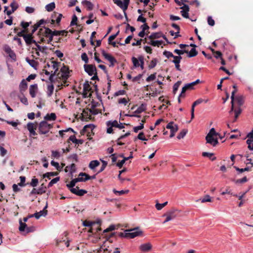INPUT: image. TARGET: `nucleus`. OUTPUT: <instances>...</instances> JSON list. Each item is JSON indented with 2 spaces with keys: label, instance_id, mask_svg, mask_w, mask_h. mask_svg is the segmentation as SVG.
Instances as JSON below:
<instances>
[{
  "label": "nucleus",
  "instance_id": "38",
  "mask_svg": "<svg viewBox=\"0 0 253 253\" xmlns=\"http://www.w3.org/2000/svg\"><path fill=\"white\" fill-rule=\"evenodd\" d=\"M55 3L53 2L47 4L45 6V9L47 11L50 12L52 11L55 8Z\"/></svg>",
  "mask_w": 253,
  "mask_h": 253
},
{
  "label": "nucleus",
  "instance_id": "42",
  "mask_svg": "<svg viewBox=\"0 0 253 253\" xmlns=\"http://www.w3.org/2000/svg\"><path fill=\"white\" fill-rule=\"evenodd\" d=\"M19 87L21 91L25 90L27 88V84L24 80H23L21 81V82L20 83V84L19 85Z\"/></svg>",
  "mask_w": 253,
  "mask_h": 253
},
{
  "label": "nucleus",
  "instance_id": "43",
  "mask_svg": "<svg viewBox=\"0 0 253 253\" xmlns=\"http://www.w3.org/2000/svg\"><path fill=\"white\" fill-rule=\"evenodd\" d=\"M60 179L59 177H56L52 179L48 184L47 187L49 188L53 186V184L56 183Z\"/></svg>",
  "mask_w": 253,
  "mask_h": 253
},
{
  "label": "nucleus",
  "instance_id": "50",
  "mask_svg": "<svg viewBox=\"0 0 253 253\" xmlns=\"http://www.w3.org/2000/svg\"><path fill=\"white\" fill-rule=\"evenodd\" d=\"M38 183L39 180L37 178H33L32 179L31 181L29 184L32 187H35L38 185Z\"/></svg>",
  "mask_w": 253,
  "mask_h": 253
},
{
  "label": "nucleus",
  "instance_id": "30",
  "mask_svg": "<svg viewBox=\"0 0 253 253\" xmlns=\"http://www.w3.org/2000/svg\"><path fill=\"white\" fill-rule=\"evenodd\" d=\"M82 3L83 5L86 6L88 10H91L93 9V5L90 1L84 0H83Z\"/></svg>",
  "mask_w": 253,
  "mask_h": 253
},
{
  "label": "nucleus",
  "instance_id": "18",
  "mask_svg": "<svg viewBox=\"0 0 253 253\" xmlns=\"http://www.w3.org/2000/svg\"><path fill=\"white\" fill-rule=\"evenodd\" d=\"M180 8L183 9V10L180 11L182 16L185 18H188V11H189V7L188 5L184 4V6L181 7Z\"/></svg>",
  "mask_w": 253,
  "mask_h": 253
},
{
  "label": "nucleus",
  "instance_id": "31",
  "mask_svg": "<svg viewBox=\"0 0 253 253\" xmlns=\"http://www.w3.org/2000/svg\"><path fill=\"white\" fill-rule=\"evenodd\" d=\"M99 164L100 163L97 160L91 161L89 164V168L91 169H93L96 167L98 166Z\"/></svg>",
  "mask_w": 253,
  "mask_h": 253
},
{
  "label": "nucleus",
  "instance_id": "19",
  "mask_svg": "<svg viewBox=\"0 0 253 253\" xmlns=\"http://www.w3.org/2000/svg\"><path fill=\"white\" fill-rule=\"evenodd\" d=\"M91 90L89 83L87 81H85L83 84L84 97H87V93Z\"/></svg>",
  "mask_w": 253,
  "mask_h": 253
},
{
  "label": "nucleus",
  "instance_id": "37",
  "mask_svg": "<svg viewBox=\"0 0 253 253\" xmlns=\"http://www.w3.org/2000/svg\"><path fill=\"white\" fill-rule=\"evenodd\" d=\"M58 174V172H48L43 174V178H47L49 179H50L51 176H56Z\"/></svg>",
  "mask_w": 253,
  "mask_h": 253
},
{
  "label": "nucleus",
  "instance_id": "32",
  "mask_svg": "<svg viewBox=\"0 0 253 253\" xmlns=\"http://www.w3.org/2000/svg\"><path fill=\"white\" fill-rule=\"evenodd\" d=\"M47 95L48 97H50L53 94L54 90V85L53 84H49L47 87Z\"/></svg>",
  "mask_w": 253,
  "mask_h": 253
},
{
  "label": "nucleus",
  "instance_id": "3",
  "mask_svg": "<svg viewBox=\"0 0 253 253\" xmlns=\"http://www.w3.org/2000/svg\"><path fill=\"white\" fill-rule=\"evenodd\" d=\"M113 1L123 10L126 18L127 20V15L125 11L127 9L130 0H123V2L121 0H113Z\"/></svg>",
  "mask_w": 253,
  "mask_h": 253
},
{
  "label": "nucleus",
  "instance_id": "64",
  "mask_svg": "<svg viewBox=\"0 0 253 253\" xmlns=\"http://www.w3.org/2000/svg\"><path fill=\"white\" fill-rule=\"evenodd\" d=\"M10 6L12 8L11 10L12 11H15L18 7V4L15 2V1H13L12 2H11Z\"/></svg>",
  "mask_w": 253,
  "mask_h": 253
},
{
  "label": "nucleus",
  "instance_id": "7",
  "mask_svg": "<svg viewBox=\"0 0 253 253\" xmlns=\"http://www.w3.org/2000/svg\"><path fill=\"white\" fill-rule=\"evenodd\" d=\"M101 53L102 55L104 57V58L109 61V62L111 63V65L112 66H114V64L117 62V60L115 59V58L111 56L110 54L107 53L106 52V51L102 49L101 50Z\"/></svg>",
  "mask_w": 253,
  "mask_h": 253
},
{
  "label": "nucleus",
  "instance_id": "45",
  "mask_svg": "<svg viewBox=\"0 0 253 253\" xmlns=\"http://www.w3.org/2000/svg\"><path fill=\"white\" fill-rule=\"evenodd\" d=\"M181 84V81H178L174 84V85L173 86V93L174 94L176 93V92L177 91Z\"/></svg>",
  "mask_w": 253,
  "mask_h": 253
},
{
  "label": "nucleus",
  "instance_id": "17",
  "mask_svg": "<svg viewBox=\"0 0 253 253\" xmlns=\"http://www.w3.org/2000/svg\"><path fill=\"white\" fill-rule=\"evenodd\" d=\"M52 31L48 28H45V31L44 34L45 37L48 38L47 43H51L53 40V36L51 34Z\"/></svg>",
  "mask_w": 253,
  "mask_h": 253
},
{
  "label": "nucleus",
  "instance_id": "51",
  "mask_svg": "<svg viewBox=\"0 0 253 253\" xmlns=\"http://www.w3.org/2000/svg\"><path fill=\"white\" fill-rule=\"evenodd\" d=\"M38 189L39 193H40V195H42L46 192V187L44 186L43 184H42Z\"/></svg>",
  "mask_w": 253,
  "mask_h": 253
},
{
  "label": "nucleus",
  "instance_id": "34",
  "mask_svg": "<svg viewBox=\"0 0 253 253\" xmlns=\"http://www.w3.org/2000/svg\"><path fill=\"white\" fill-rule=\"evenodd\" d=\"M162 36V34L161 32L159 33H153L151 35L148 37L149 39H158Z\"/></svg>",
  "mask_w": 253,
  "mask_h": 253
},
{
  "label": "nucleus",
  "instance_id": "4",
  "mask_svg": "<svg viewBox=\"0 0 253 253\" xmlns=\"http://www.w3.org/2000/svg\"><path fill=\"white\" fill-rule=\"evenodd\" d=\"M84 67L85 72L90 76H92L97 72L96 68L94 65L91 64H84Z\"/></svg>",
  "mask_w": 253,
  "mask_h": 253
},
{
  "label": "nucleus",
  "instance_id": "6",
  "mask_svg": "<svg viewBox=\"0 0 253 253\" xmlns=\"http://www.w3.org/2000/svg\"><path fill=\"white\" fill-rule=\"evenodd\" d=\"M23 39L28 46H30L32 43L35 45L37 44V42L33 39V35L31 34H27L23 36Z\"/></svg>",
  "mask_w": 253,
  "mask_h": 253
},
{
  "label": "nucleus",
  "instance_id": "14",
  "mask_svg": "<svg viewBox=\"0 0 253 253\" xmlns=\"http://www.w3.org/2000/svg\"><path fill=\"white\" fill-rule=\"evenodd\" d=\"M83 180V177L79 176L78 178L72 179L70 183L67 184L66 186L71 191V189L72 188H75L74 187L75 186L76 183L78 182H82Z\"/></svg>",
  "mask_w": 253,
  "mask_h": 253
},
{
  "label": "nucleus",
  "instance_id": "52",
  "mask_svg": "<svg viewBox=\"0 0 253 253\" xmlns=\"http://www.w3.org/2000/svg\"><path fill=\"white\" fill-rule=\"evenodd\" d=\"M242 110L240 108H239L237 109H235L234 110L235 113V118L233 121V122H235L236 121L237 119L238 118L239 115L241 113Z\"/></svg>",
  "mask_w": 253,
  "mask_h": 253
},
{
  "label": "nucleus",
  "instance_id": "47",
  "mask_svg": "<svg viewBox=\"0 0 253 253\" xmlns=\"http://www.w3.org/2000/svg\"><path fill=\"white\" fill-rule=\"evenodd\" d=\"M113 191L114 193H115L116 195H122L123 194H127L129 192V190H126L118 191L116 189H113Z\"/></svg>",
  "mask_w": 253,
  "mask_h": 253
},
{
  "label": "nucleus",
  "instance_id": "28",
  "mask_svg": "<svg viewBox=\"0 0 253 253\" xmlns=\"http://www.w3.org/2000/svg\"><path fill=\"white\" fill-rule=\"evenodd\" d=\"M146 109V105L145 104H142L137 108V109L135 111L134 113L136 114H140L145 111Z\"/></svg>",
  "mask_w": 253,
  "mask_h": 253
},
{
  "label": "nucleus",
  "instance_id": "55",
  "mask_svg": "<svg viewBox=\"0 0 253 253\" xmlns=\"http://www.w3.org/2000/svg\"><path fill=\"white\" fill-rule=\"evenodd\" d=\"M168 204V202H166L163 204H159V203H157L155 205V207H156V208L158 210H161V209H162L165 206H166Z\"/></svg>",
  "mask_w": 253,
  "mask_h": 253
},
{
  "label": "nucleus",
  "instance_id": "24",
  "mask_svg": "<svg viewBox=\"0 0 253 253\" xmlns=\"http://www.w3.org/2000/svg\"><path fill=\"white\" fill-rule=\"evenodd\" d=\"M248 138L246 143L248 144V148L251 151H253V137H245L244 139Z\"/></svg>",
  "mask_w": 253,
  "mask_h": 253
},
{
  "label": "nucleus",
  "instance_id": "46",
  "mask_svg": "<svg viewBox=\"0 0 253 253\" xmlns=\"http://www.w3.org/2000/svg\"><path fill=\"white\" fill-rule=\"evenodd\" d=\"M20 182L18 183V185L21 187L25 186L27 184L25 183L26 177L24 176H21L20 177ZM28 184V183H27Z\"/></svg>",
  "mask_w": 253,
  "mask_h": 253
},
{
  "label": "nucleus",
  "instance_id": "39",
  "mask_svg": "<svg viewBox=\"0 0 253 253\" xmlns=\"http://www.w3.org/2000/svg\"><path fill=\"white\" fill-rule=\"evenodd\" d=\"M66 169H69L71 173L75 172L76 170V165L74 164H72L71 165L67 166Z\"/></svg>",
  "mask_w": 253,
  "mask_h": 253
},
{
  "label": "nucleus",
  "instance_id": "54",
  "mask_svg": "<svg viewBox=\"0 0 253 253\" xmlns=\"http://www.w3.org/2000/svg\"><path fill=\"white\" fill-rule=\"evenodd\" d=\"M234 168L237 171H238L240 173H242V172H243L244 171H250V168L249 167H246L244 169H240V168H238L237 167H235V166Z\"/></svg>",
  "mask_w": 253,
  "mask_h": 253
},
{
  "label": "nucleus",
  "instance_id": "8",
  "mask_svg": "<svg viewBox=\"0 0 253 253\" xmlns=\"http://www.w3.org/2000/svg\"><path fill=\"white\" fill-rule=\"evenodd\" d=\"M109 238H110L104 241L103 244L101 245V248H103L104 252H106V253H111L112 251V248L110 247V245H111L112 241L110 240Z\"/></svg>",
  "mask_w": 253,
  "mask_h": 253
},
{
  "label": "nucleus",
  "instance_id": "63",
  "mask_svg": "<svg viewBox=\"0 0 253 253\" xmlns=\"http://www.w3.org/2000/svg\"><path fill=\"white\" fill-rule=\"evenodd\" d=\"M95 223L94 222L85 220L84 222L83 225L86 227H92Z\"/></svg>",
  "mask_w": 253,
  "mask_h": 253
},
{
  "label": "nucleus",
  "instance_id": "9",
  "mask_svg": "<svg viewBox=\"0 0 253 253\" xmlns=\"http://www.w3.org/2000/svg\"><path fill=\"white\" fill-rule=\"evenodd\" d=\"M60 71L62 73L61 77L63 80H66L70 76L69 69L66 66L64 65L60 69Z\"/></svg>",
  "mask_w": 253,
  "mask_h": 253
},
{
  "label": "nucleus",
  "instance_id": "21",
  "mask_svg": "<svg viewBox=\"0 0 253 253\" xmlns=\"http://www.w3.org/2000/svg\"><path fill=\"white\" fill-rule=\"evenodd\" d=\"M38 88V85L37 84H34L30 85V94L32 97L34 98L36 96V91Z\"/></svg>",
  "mask_w": 253,
  "mask_h": 253
},
{
  "label": "nucleus",
  "instance_id": "20",
  "mask_svg": "<svg viewBox=\"0 0 253 253\" xmlns=\"http://www.w3.org/2000/svg\"><path fill=\"white\" fill-rule=\"evenodd\" d=\"M152 249V245L150 243L141 244L139 247V249L142 252H148Z\"/></svg>",
  "mask_w": 253,
  "mask_h": 253
},
{
  "label": "nucleus",
  "instance_id": "53",
  "mask_svg": "<svg viewBox=\"0 0 253 253\" xmlns=\"http://www.w3.org/2000/svg\"><path fill=\"white\" fill-rule=\"evenodd\" d=\"M187 131L186 130L183 129L182 130L177 136V138L178 139H180L183 138L185 135L186 134Z\"/></svg>",
  "mask_w": 253,
  "mask_h": 253
},
{
  "label": "nucleus",
  "instance_id": "35",
  "mask_svg": "<svg viewBox=\"0 0 253 253\" xmlns=\"http://www.w3.org/2000/svg\"><path fill=\"white\" fill-rule=\"evenodd\" d=\"M27 128L29 132L31 133V132L35 130L36 129V125L35 126L34 124L32 123H29L27 125Z\"/></svg>",
  "mask_w": 253,
  "mask_h": 253
},
{
  "label": "nucleus",
  "instance_id": "5",
  "mask_svg": "<svg viewBox=\"0 0 253 253\" xmlns=\"http://www.w3.org/2000/svg\"><path fill=\"white\" fill-rule=\"evenodd\" d=\"M166 128L170 129V134L169 137H173L175 132L178 130V127L177 125L174 124L173 122H170L166 126Z\"/></svg>",
  "mask_w": 253,
  "mask_h": 253
},
{
  "label": "nucleus",
  "instance_id": "60",
  "mask_svg": "<svg viewBox=\"0 0 253 253\" xmlns=\"http://www.w3.org/2000/svg\"><path fill=\"white\" fill-rule=\"evenodd\" d=\"M163 55L165 56L167 58L173 57L174 56L172 52L167 50H165L163 52Z\"/></svg>",
  "mask_w": 253,
  "mask_h": 253
},
{
  "label": "nucleus",
  "instance_id": "56",
  "mask_svg": "<svg viewBox=\"0 0 253 253\" xmlns=\"http://www.w3.org/2000/svg\"><path fill=\"white\" fill-rule=\"evenodd\" d=\"M131 60H132L133 64V66L135 67H138L139 66V61L138 58L137 59L136 58L133 57H132Z\"/></svg>",
  "mask_w": 253,
  "mask_h": 253
},
{
  "label": "nucleus",
  "instance_id": "29",
  "mask_svg": "<svg viewBox=\"0 0 253 253\" xmlns=\"http://www.w3.org/2000/svg\"><path fill=\"white\" fill-rule=\"evenodd\" d=\"M202 156L203 157H208L210 159H211L212 161L215 160L216 159V158L215 157L213 156V153H212L204 152H203Z\"/></svg>",
  "mask_w": 253,
  "mask_h": 253
},
{
  "label": "nucleus",
  "instance_id": "23",
  "mask_svg": "<svg viewBox=\"0 0 253 253\" xmlns=\"http://www.w3.org/2000/svg\"><path fill=\"white\" fill-rule=\"evenodd\" d=\"M94 128L95 126L92 124L86 125L84 127L83 129V131H84V132L90 133V131L89 130L92 131Z\"/></svg>",
  "mask_w": 253,
  "mask_h": 253
},
{
  "label": "nucleus",
  "instance_id": "13",
  "mask_svg": "<svg viewBox=\"0 0 253 253\" xmlns=\"http://www.w3.org/2000/svg\"><path fill=\"white\" fill-rule=\"evenodd\" d=\"M194 84L192 82L189 84H186L182 88V90L181 93L179 96V97H184V93L188 89H192L193 88V86H194Z\"/></svg>",
  "mask_w": 253,
  "mask_h": 253
},
{
  "label": "nucleus",
  "instance_id": "11",
  "mask_svg": "<svg viewBox=\"0 0 253 253\" xmlns=\"http://www.w3.org/2000/svg\"><path fill=\"white\" fill-rule=\"evenodd\" d=\"M214 136L207 135L206 139L208 143L211 144L213 146H215L218 143V141L217 138H214Z\"/></svg>",
  "mask_w": 253,
  "mask_h": 253
},
{
  "label": "nucleus",
  "instance_id": "1",
  "mask_svg": "<svg viewBox=\"0 0 253 253\" xmlns=\"http://www.w3.org/2000/svg\"><path fill=\"white\" fill-rule=\"evenodd\" d=\"M138 228H135L131 229L126 230L125 232H120L119 236L120 237H125L127 238H134L139 236L142 234V231H138Z\"/></svg>",
  "mask_w": 253,
  "mask_h": 253
},
{
  "label": "nucleus",
  "instance_id": "41",
  "mask_svg": "<svg viewBox=\"0 0 253 253\" xmlns=\"http://www.w3.org/2000/svg\"><path fill=\"white\" fill-rule=\"evenodd\" d=\"M26 60L29 65L33 68H35L37 66V63L33 59H30L28 58H26Z\"/></svg>",
  "mask_w": 253,
  "mask_h": 253
},
{
  "label": "nucleus",
  "instance_id": "62",
  "mask_svg": "<svg viewBox=\"0 0 253 253\" xmlns=\"http://www.w3.org/2000/svg\"><path fill=\"white\" fill-rule=\"evenodd\" d=\"M144 128V125L143 123H141L139 126H134L133 127V131L135 132H137L139 130H141Z\"/></svg>",
  "mask_w": 253,
  "mask_h": 253
},
{
  "label": "nucleus",
  "instance_id": "40",
  "mask_svg": "<svg viewBox=\"0 0 253 253\" xmlns=\"http://www.w3.org/2000/svg\"><path fill=\"white\" fill-rule=\"evenodd\" d=\"M68 131H72L74 133H75V131L73 130V129H72V128L71 127H69L66 129H64V130H59V135L61 137H63L64 136V132H68Z\"/></svg>",
  "mask_w": 253,
  "mask_h": 253
},
{
  "label": "nucleus",
  "instance_id": "49",
  "mask_svg": "<svg viewBox=\"0 0 253 253\" xmlns=\"http://www.w3.org/2000/svg\"><path fill=\"white\" fill-rule=\"evenodd\" d=\"M158 63V60L156 58H153L150 62V63L149 65V69H152L154 68Z\"/></svg>",
  "mask_w": 253,
  "mask_h": 253
},
{
  "label": "nucleus",
  "instance_id": "27",
  "mask_svg": "<svg viewBox=\"0 0 253 253\" xmlns=\"http://www.w3.org/2000/svg\"><path fill=\"white\" fill-rule=\"evenodd\" d=\"M163 43V41L162 40L160 41H153L151 40L150 42H148V44H150L154 46H160Z\"/></svg>",
  "mask_w": 253,
  "mask_h": 253
},
{
  "label": "nucleus",
  "instance_id": "26",
  "mask_svg": "<svg viewBox=\"0 0 253 253\" xmlns=\"http://www.w3.org/2000/svg\"><path fill=\"white\" fill-rule=\"evenodd\" d=\"M234 100L237 102L239 108H240V107L244 104V97L242 96H237L235 97Z\"/></svg>",
  "mask_w": 253,
  "mask_h": 253
},
{
  "label": "nucleus",
  "instance_id": "44",
  "mask_svg": "<svg viewBox=\"0 0 253 253\" xmlns=\"http://www.w3.org/2000/svg\"><path fill=\"white\" fill-rule=\"evenodd\" d=\"M174 53L178 54V56H181V55H182L185 53H188V50L175 49L174 50Z\"/></svg>",
  "mask_w": 253,
  "mask_h": 253
},
{
  "label": "nucleus",
  "instance_id": "48",
  "mask_svg": "<svg viewBox=\"0 0 253 253\" xmlns=\"http://www.w3.org/2000/svg\"><path fill=\"white\" fill-rule=\"evenodd\" d=\"M19 223L20 226L19 227V230L21 232L25 231L26 228H27V224L25 223L22 222L21 220L19 221Z\"/></svg>",
  "mask_w": 253,
  "mask_h": 253
},
{
  "label": "nucleus",
  "instance_id": "10",
  "mask_svg": "<svg viewBox=\"0 0 253 253\" xmlns=\"http://www.w3.org/2000/svg\"><path fill=\"white\" fill-rule=\"evenodd\" d=\"M47 206L44 208V209L40 211L39 212H37L33 214H31L30 215V217H35L37 219H39L41 216H45L47 214V211L45 210L47 208Z\"/></svg>",
  "mask_w": 253,
  "mask_h": 253
},
{
  "label": "nucleus",
  "instance_id": "61",
  "mask_svg": "<svg viewBox=\"0 0 253 253\" xmlns=\"http://www.w3.org/2000/svg\"><path fill=\"white\" fill-rule=\"evenodd\" d=\"M204 101V99H202V98H199L198 99H197V100H196L192 104V108H195V107L197 105H199L201 103H202V102H203Z\"/></svg>",
  "mask_w": 253,
  "mask_h": 253
},
{
  "label": "nucleus",
  "instance_id": "12",
  "mask_svg": "<svg viewBox=\"0 0 253 253\" xmlns=\"http://www.w3.org/2000/svg\"><path fill=\"white\" fill-rule=\"evenodd\" d=\"M3 49H4V51L6 53L8 54L9 56L11 59H12L14 60H16V54L13 52V51L11 50V48L10 47V46L9 45L5 44L4 46Z\"/></svg>",
  "mask_w": 253,
  "mask_h": 253
},
{
  "label": "nucleus",
  "instance_id": "15",
  "mask_svg": "<svg viewBox=\"0 0 253 253\" xmlns=\"http://www.w3.org/2000/svg\"><path fill=\"white\" fill-rule=\"evenodd\" d=\"M39 43H41V42H37V44H36L35 45L36 46V47L33 46L32 49L36 51H39L41 52L42 53L46 54L47 47L46 46H42L39 44Z\"/></svg>",
  "mask_w": 253,
  "mask_h": 253
},
{
  "label": "nucleus",
  "instance_id": "22",
  "mask_svg": "<svg viewBox=\"0 0 253 253\" xmlns=\"http://www.w3.org/2000/svg\"><path fill=\"white\" fill-rule=\"evenodd\" d=\"M69 140L76 144H82L84 142L83 140L77 139L74 135H71L69 138Z\"/></svg>",
  "mask_w": 253,
  "mask_h": 253
},
{
  "label": "nucleus",
  "instance_id": "57",
  "mask_svg": "<svg viewBox=\"0 0 253 253\" xmlns=\"http://www.w3.org/2000/svg\"><path fill=\"white\" fill-rule=\"evenodd\" d=\"M107 122L108 123L109 125H111V126L112 127H118V125H119V123H118V121L116 120H114L113 121H107Z\"/></svg>",
  "mask_w": 253,
  "mask_h": 253
},
{
  "label": "nucleus",
  "instance_id": "25",
  "mask_svg": "<svg viewBox=\"0 0 253 253\" xmlns=\"http://www.w3.org/2000/svg\"><path fill=\"white\" fill-rule=\"evenodd\" d=\"M56 118V116L55 114L53 113L47 114L44 117V119L47 121H54Z\"/></svg>",
  "mask_w": 253,
  "mask_h": 253
},
{
  "label": "nucleus",
  "instance_id": "33",
  "mask_svg": "<svg viewBox=\"0 0 253 253\" xmlns=\"http://www.w3.org/2000/svg\"><path fill=\"white\" fill-rule=\"evenodd\" d=\"M79 176H85V178H83V180H82V181H85L86 180H89L92 178H94L95 177V176H90L87 174L83 172H81L79 174Z\"/></svg>",
  "mask_w": 253,
  "mask_h": 253
},
{
  "label": "nucleus",
  "instance_id": "36",
  "mask_svg": "<svg viewBox=\"0 0 253 253\" xmlns=\"http://www.w3.org/2000/svg\"><path fill=\"white\" fill-rule=\"evenodd\" d=\"M187 53L188 57H193L198 54V52L195 48H192L189 52L188 51Z\"/></svg>",
  "mask_w": 253,
  "mask_h": 253
},
{
  "label": "nucleus",
  "instance_id": "16",
  "mask_svg": "<svg viewBox=\"0 0 253 253\" xmlns=\"http://www.w3.org/2000/svg\"><path fill=\"white\" fill-rule=\"evenodd\" d=\"M71 192L79 196H82L85 194L87 193V191L84 189H79L78 187H76L75 188H72L71 189Z\"/></svg>",
  "mask_w": 253,
  "mask_h": 253
},
{
  "label": "nucleus",
  "instance_id": "59",
  "mask_svg": "<svg viewBox=\"0 0 253 253\" xmlns=\"http://www.w3.org/2000/svg\"><path fill=\"white\" fill-rule=\"evenodd\" d=\"M174 218V216L172 215V213H170L167 215L166 219L163 222V223L165 224V223L172 220Z\"/></svg>",
  "mask_w": 253,
  "mask_h": 253
},
{
  "label": "nucleus",
  "instance_id": "2",
  "mask_svg": "<svg viewBox=\"0 0 253 253\" xmlns=\"http://www.w3.org/2000/svg\"><path fill=\"white\" fill-rule=\"evenodd\" d=\"M52 127V125L48 124L46 121H42L38 126L39 132L41 134H46Z\"/></svg>",
  "mask_w": 253,
  "mask_h": 253
},
{
  "label": "nucleus",
  "instance_id": "58",
  "mask_svg": "<svg viewBox=\"0 0 253 253\" xmlns=\"http://www.w3.org/2000/svg\"><path fill=\"white\" fill-rule=\"evenodd\" d=\"M77 21H78V18L76 16V15L75 14H74L72 17V21L70 23V26H73L77 25Z\"/></svg>",
  "mask_w": 253,
  "mask_h": 253
}]
</instances>
